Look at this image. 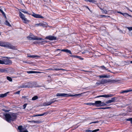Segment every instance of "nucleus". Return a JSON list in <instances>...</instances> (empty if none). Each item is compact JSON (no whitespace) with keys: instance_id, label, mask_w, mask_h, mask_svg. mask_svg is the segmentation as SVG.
I'll use <instances>...</instances> for the list:
<instances>
[{"instance_id":"13d9d810","label":"nucleus","mask_w":132,"mask_h":132,"mask_svg":"<svg viewBox=\"0 0 132 132\" xmlns=\"http://www.w3.org/2000/svg\"><path fill=\"white\" fill-rule=\"evenodd\" d=\"M118 13H120V14H123V13H121V12H118Z\"/></svg>"},{"instance_id":"49530a36","label":"nucleus","mask_w":132,"mask_h":132,"mask_svg":"<svg viewBox=\"0 0 132 132\" xmlns=\"http://www.w3.org/2000/svg\"><path fill=\"white\" fill-rule=\"evenodd\" d=\"M101 16L102 17H109V16H106L105 15H101Z\"/></svg>"},{"instance_id":"f8f14e48","label":"nucleus","mask_w":132,"mask_h":132,"mask_svg":"<svg viewBox=\"0 0 132 132\" xmlns=\"http://www.w3.org/2000/svg\"><path fill=\"white\" fill-rule=\"evenodd\" d=\"M101 103V101H95L94 104V105H95L96 106H100V105Z\"/></svg>"},{"instance_id":"c03bdc74","label":"nucleus","mask_w":132,"mask_h":132,"mask_svg":"<svg viewBox=\"0 0 132 132\" xmlns=\"http://www.w3.org/2000/svg\"><path fill=\"white\" fill-rule=\"evenodd\" d=\"M48 112H45V113H43L42 114V116H44V115H47V114H48Z\"/></svg>"},{"instance_id":"3c124183","label":"nucleus","mask_w":132,"mask_h":132,"mask_svg":"<svg viewBox=\"0 0 132 132\" xmlns=\"http://www.w3.org/2000/svg\"><path fill=\"white\" fill-rule=\"evenodd\" d=\"M111 108V107H105V109H110Z\"/></svg>"},{"instance_id":"f3484780","label":"nucleus","mask_w":132,"mask_h":132,"mask_svg":"<svg viewBox=\"0 0 132 132\" xmlns=\"http://www.w3.org/2000/svg\"><path fill=\"white\" fill-rule=\"evenodd\" d=\"M52 102H51V101H50L48 102H46L44 104V105H50L51 104H52Z\"/></svg>"},{"instance_id":"7ed1b4c3","label":"nucleus","mask_w":132,"mask_h":132,"mask_svg":"<svg viewBox=\"0 0 132 132\" xmlns=\"http://www.w3.org/2000/svg\"><path fill=\"white\" fill-rule=\"evenodd\" d=\"M116 81H117L114 80H107L106 79H102V80L98 81L97 82H96V84L97 85V86H98L102 84H104L108 82H110L111 83H113Z\"/></svg>"},{"instance_id":"4be33fe9","label":"nucleus","mask_w":132,"mask_h":132,"mask_svg":"<svg viewBox=\"0 0 132 132\" xmlns=\"http://www.w3.org/2000/svg\"><path fill=\"white\" fill-rule=\"evenodd\" d=\"M7 70L5 69L0 68V72H7Z\"/></svg>"},{"instance_id":"20e7f679","label":"nucleus","mask_w":132,"mask_h":132,"mask_svg":"<svg viewBox=\"0 0 132 132\" xmlns=\"http://www.w3.org/2000/svg\"><path fill=\"white\" fill-rule=\"evenodd\" d=\"M12 61L8 59H3L0 60V64L5 65L10 64H12Z\"/></svg>"},{"instance_id":"72a5a7b5","label":"nucleus","mask_w":132,"mask_h":132,"mask_svg":"<svg viewBox=\"0 0 132 132\" xmlns=\"http://www.w3.org/2000/svg\"><path fill=\"white\" fill-rule=\"evenodd\" d=\"M41 23H40L38 24H35V26H41Z\"/></svg>"},{"instance_id":"052dcab7","label":"nucleus","mask_w":132,"mask_h":132,"mask_svg":"<svg viewBox=\"0 0 132 132\" xmlns=\"http://www.w3.org/2000/svg\"><path fill=\"white\" fill-rule=\"evenodd\" d=\"M101 67L103 68H105V67L103 66H102Z\"/></svg>"},{"instance_id":"412c9836","label":"nucleus","mask_w":132,"mask_h":132,"mask_svg":"<svg viewBox=\"0 0 132 132\" xmlns=\"http://www.w3.org/2000/svg\"><path fill=\"white\" fill-rule=\"evenodd\" d=\"M132 91V89L131 90H123L121 92H120V93H126L128 92H129L130 91Z\"/></svg>"},{"instance_id":"cd10ccee","label":"nucleus","mask_w":132,"mask_h":132,"mask_svg":"<svg viewBox=\"0 0 132 132\" xmlns=\"http://www.w3.org/2000/svg\"><path fill=\"white\" fill-rule=\"evenodd\" d=\"M7 79L9 80V81L11 82H12V79L9 76L7 77Z\"/></svg>"},{"instance_id":"bb28decb","label":"nucleus","mask_w":132,"mask_h":132,"mask_svg":"<svg viewBox=\"0 0 132 132\" xmlns=\"http://www.w3.org/2000/svg\"><path fill=\"white\" fill-rule=\"evenodd\" d=\"M20 88H27V84H26L25 85H22V86L19 87Z\"/></svg>"},{"instance_id":"c85d7f7f","label":"nucleus","mask_w":132,"mask_h":132,"mask_svg":"<svg viewBox=\"0 0 132 132\" xmlns=\"http://www.w3.org/2000/svg\"><path fill=\"white\" fill-rule=\"evenodd\" d=\"M22 126H20L18 127V129L20 130V132H22Z\"/></svg>"},{"instance_id":"4468645a","label":"nucleus","mask_w":132,"mask_h":132,"mask_svg":"<svg viewBox=\"0 0 132 132\" xmlns=\"http://www.w3.org/2000/svg\"><path fill=\"white\" fill-rule=\"evenodd\" d=\"M61 51L65 52L67 53H68L70 54H72V53L71 51L68 49H63L61 50Z\"/></svg>"},{"instance_id":"6ab92c4d","label":"nucleus","mask_w":132,"mask_h":132,"mask_svg":"<svg viewBox=\"0 0 132 132\" xmlns=\"http://www.w3.org/2000/svg\"><path fill=\"white\" fill-rule=\"evenodd\" d=\"M27 72L28 73H41V72H37L35 71H30Z\"/></svg>"},{"instance_id":"f704fd0d","label":"nucleus","mask_w":132,"mask_h":132,"mask_svg":"<svg viewBox=\"0 0 132 132\" xmlns=\"http://www.w3.org/2000/svg\"><path fill=\"white\" fill-rule=\"evenodd\" d=\"M126 120L127 121H130L131 123H132V118L127 119Z\"/></svg>"},{"instance_id":"9d476101","label":"nucleus","mask_w":132,"mask_h":132,"mask_svg":"<svg viewBox=\"0 0 132 132\" xmlns=\"http://www.w3.org/2000/svg\"><path fill=\"white\" fill-rule=\"evenodd\" d=\"M46 39H49L50 40H56V37L53 36H49L46 37Z\"/></svg>"},{"instance_id":"473e14b6","label":"nucleus","mask_w":132,"mask_h":132,"mask_svg":"<svg viewBox=\"0 0 132 132\" xmlns=\"http://www.w3.org/2000/svg\"><path fill=\"white\" fill-rule=\"evenodd\" d=\"M41 121H35L34 122V123H41Z\"/></svg>"},{"instance_id":"1a4fd4ad","label":"nucleus","mask_w":132,"mask_h":132,"mask_svg":"<svg viewBox=\"0 0 132 132\" xmlns=\"http://www.w3.org/2000/svg\"><path fill=\"white\" fill-rule=\"evenodd\" d=\"M32 15L34 17L37 18H44V17L38 14H36L33 13Z\"/></svg>"},{"instance_id":"603ef678","label":"nucleus","mask_w":132,"mask_h":132,"mask_svg":"<svg viewBox=\"0 0 132 132\" xmlns=\"http://www.w3.org/2000/svg\"><path fill=\"white\" fill-rule=\"evenodd\" d=\"M37 116H43L42 114H37Z\"/></svg>"},{"instance_id":"6e6552de","label":"nucleus","mask_w":132,"mask_h":132,"mask_svg":"<svg viewBox=\"0 0 132 132\" xmlns=\"http://www.w3.org/2000/svg\"><path fill=\"white\" fill-rule=\"evenodd\" d=\"M56 96H62L64 97H67L70 96L68 94L65 93H57Z\"/></svg>"},{"instance_id":"39448f33","label":"nucleus","mask_w":132,"mask_h":132,"mask_svg":"<svg viewBox=\"0 0 132 132\" xmlns=\"http://www.w3.org/2000/svg\"><path fill=\"white\" fill-rule=\"evenodd\" d=\"M19 16L20 18L23 20V22L26 23L29 22L30 21L28 20L25 17L24 15L21 12H20Z\"/></svg>"},{"instance_id":"5701e85b","label":"nucleus","mask_w":132,"mask_h":132,"mask_svg":"<svg viewBox=\"0 0 132 132\" xmlns=\"http://www.w3.org/2000/svg\"><path fill=\"white\" fill-rule=\"evenodd\" d=\"M0 11L1 12V13L4 16L5 18L7 20V18H6V16L5 15V14L3 12V11L1 9H0Z\"/></svg>"},{"instance_id":"f257e3e1","label":"nucleus","mask_w":132,"mask_h":132,"mask_svg":"<svg viewBox=\"0 0 132 132\" xmlns=\"http://www.w3.org/2000/svg\"><path fill=\"white\" fill-rule=\"evenodd\" d=\"M5 116L6 120L9 122H10L11 121L15 120L16 118V114L14 113H6Z\"/></svg>"},{"instance_id":"4d7b16f0","label":"nucleus","mask_w":132,"mask_h":132,"mask_svg":"<svg viewBox=\"0 0 132 132\" xmlns=\"http://www.w3.org/2000/svg\"><path fill=\"white\" fill-rule=\"evenodd\" d=\"M48 42V41H46V40L44 41H42V42H44L45 43H47Z\"/></svg>"},{"instance_id":"a18cd8bd","label":"nucleus","mask_w":132,"mask_h":132,"mask_svg":"<svg viewBox=\"0 0 132 132\" xmlns=\"http://www.w3.org/2000/svg\"><path fill=\"white\" fill-rule=\"evenodd\" d=\"M113 95L112 94H110L109 95H108V97H112L113 96Z\"/></svg>"},{"instance_id":"864d4df0","label":"nucleus","mask_w":132,"mask_h":132,"mask_svg":"<svg viewBox=\"0 0 132 132\" xmlns=\"http://www.w3.org/2000/svg\"><path fill=\"white\" fill-rule=\"evenodd\" d=\"M59 70H63V71H66V70H65V69H59Z\"/></svg>"},{"instance_id":"a211bd4d","label":"nucleus","mask_w":132,"mask_h":132,"mask_svg":"<svg viewBox=\"0 0 132 132\" xmlns=\"http://www.w3.org/2000/svg\"><path fill=\"white\" fill-rule=\"evenodd\" d=\"M99 77L100 78H109V76H108L107 75H102L100 76Z\"/></svg>"},{"instance_id":"b1692460","label":"nucleus","mask_w":132,"mask_h":132,"mask_svg":"<svg viewBox=\"0 0 132 132\" xmlns=\"http://www.w3.org/2000/svg\"><path fill=\"white\" fill-rule=\"evenodd\" d=\"M108 97V95H105L98 96L96 97Z\"/></svg>"},{"instance_id":"423d86ee","label":"nucleus","mask_w":132,"mask_h":132,"mask_svg":"<svg viewBox=\"0 0 132 132\" xmlns=\"http://www.w3.org/2000/svg\"><path fill=\"white\" fill-rule=\"evenodd\" d=\"M26 84L27 87L28 88H31L37 87L36 82H28Z\"/></svg>"},{"instance_id":"e433bc0d","label":"nucleus","mask_w":132,"mask_h":132,"mask_svg":"<svg viewBox=\"0 0 132 132\" xmlns=\"http://www.w3.org/2000/svg\"><path fill=\"white\" fill-rule=\"evenodd\" d=\"M127 28L129 30V31L132 30V27H127Z\"/></svg>"},{"instance_id":"de8ad7c7","label":"nucleus","mask_w":132,"mask_h":132,"mask_svg":"<svg viewBox=\"0 0 132 132\" xmlns=\"http://www.w3.org/2000/svg\"><path fill=\"white\" fill-rule=\"evenodd\" d=\"M98 121H96V122H92L90 123V124H91V123H98Z\"/></svg>"},{"instance_id":"2f4dec72","label":"nucleus","mask_w":132,"mask_h":132,"mask_svg":"<svg viewBox=\"0 0 132 132\" xmlns=\"http://www.w3.org/2000/svg\"><path fill=\"white\" fill-rule=\"evenodd\" d=\"M51 102H52V103H54L55 102L57 101L56 100V98H54L52 100H51Z\"/></svg>"},{"instance_id":"4c0bfd02","label":"nucleus","mask_w":132,"mask_h":132,"mask_svg":"<svg viewBox=\"0 0 132 132\" xmlns=\"http://www.w3.org/2000/svg\"><path fill=\"white\" fill-rule=\"evenodd\" d=\"M48 70H59V69H57V68H55L54 69H49Z\"/></svg>"},{"instance_id":"bf43d9fd","label":"nucleus","mask_w":132,"mask_h":132,"mask_svg":"<svg viewBox=\"0 0 132 132\" xmlns=\"http://www.w3.org/2000/svg\"><path fill=\"white\" fill-rule=\"evenodd\" d=\"M33 117H37V115H35L33 116Z\"/></svg>"},{"instance_id":"ddd939ff","label":"nucleus","mask_w":132,"mask_h":132,"mask_svg":"<svg viewBox=\"0 0 132 132\" xmlns=\"http://www.w3.org/2000/svg\"><path fill=\"white\" fill-rule=\"evenodd\" d=\"M41 26L44 27H49V26H48L47 23L45 22L41 23Z\"/></svg>"},{"instance_id":"ea45409f","label":"nucleus","mask_w":132,"mask_h":132,"mask_svg":"<svg viewBox=\"0 0 132 132\" xmlns=\"http://www.w3.org/2000/svg\"><path fill=\"white\" fill-rule=\"evenodd\" d=\"M99 130V129H96L93 130L92 131V132H96L97 131H98Z\"/></svg>"},{"instance_id":"0e129e2a","label":"nucleus","mask_w":132,"mask_h":132,"mask_svg":"<svg viewBox=\"0 0 132 132\" xmlns=\"http://www.w3.org/2000/svg\"><path fill=\"white\" fill-rule=\"evenodd\" d=\"M127 9L128 10H129V11H131V12H132V11H131V10H129V9L128 7H127Z\"/></svg>"},{"instance_id":"f03ea898","label":"nucleus","mask_w":132,"mask_h":132,"mask_svg":"<svg viewBox=\"0 0 132 132\" xmlns=\"http://www.w3.org/2000/svg\"><path fill=\"white\" fill-rule=\"evenodd\" d=\"M0 46L12 50H16V47L15 46L11 45L8 43H5L4 42L0 41Z\"/></svg>"},{"instance_id":"e2e57ef3","label":"nucleus","mask_w":132,"mask_h":132,"mask_svg":"<svg viewBox=\"0 0 132 132\" xmlns=\"http://www.w3.org/2000/svg\"><path fill=\"white\" fill-rule=\"evenodd\" d=\"M100 9L102 11L103 10V9H102V8L101 7H100Z\"/></svg>"},{"instance_id":"6e6d98bb","label":"nucleus","mask_w":132,"mask_h":132,"mask_svg":"<svg viewBox=\"0 0 132 132\" xmlns=\"http://www.w3.org/2000/svg\"><path fill=\"white\" fill-rule=\"evenodd\" d=\"M22 132H28V131H27V130H25L24 131H22Z\"/></svg>"},{"instance_id":"58836bf2","label":"nucleus","mask_w":132,"mask_h":132,"mask_svg":"<svg viewBox=\"0 0 132 132\" xmlns=\"http://www.w3.org/2000/svg\"><path fill=\"white\" fill-rule=\"evenodd\" d=\"M102 12L103 13H105L106 14L107 13V11L106 10H103L102 11Z\"/></svg>"},{"instance_id":"69168bd1","label":"nucleus","mask_w":132,"mask_h":132,"mask_svg":"<svg viewBox=\"0 0 132 132\" xmlns=\"http://www.w3.org/2000/svg\"><path fill=\"white\" fill-rule=\"evenodd\" d=\"M26 97L25 96H23L22 97V98H26Z\"/></svg>"},{"instance_id":"a878e982","label":"nucleus","mask_w":132,"mask_h":132,"mask_svg":"<svg viewBox=\"0 0 132 132\" xmlns=\"http://www.w3.org/2000/svg\"><path fill=\"white\" fill-rule=\"evenodd\" d=\"M38 98V97L37 96H35L32 97V101L35 100Z\"/></svg>"},{"instance_id":"09e8293b","label":"nucleus","mask_w":132,"mask_h":132,"mask_svg":"<svg viewBox=\"0 0 132 132\" xmlns=\"http://www.w3.org/2000/svg\"><path fill=\"white\" fill-rule=\"evenodd\" d=\"M34 121L33 120L29 121H28V122H34Z\"/></svg>"},{"instance_id":"2eb2a0df","label":"nucleus","mask_w":132,"mask_h":132,"mask_svg":"<svg viewBox=\"0 0 132 132\" xmlns=\"http://www.w3.org/2000/svg\"><path fill=\"white\" fill-rule=\"evenodd\" d=\"M9 93V92H8L4 94H0V97L3 98L6 96Z\"/></svg>"},{"instance_id":"c9c22d12","label":"nucleus","mask_w":132,"mask_h":132,"mask_svg":"<svg viewBox=\"0 0 132 132\" xmlns=\"http://www.w3.org/2000/svg\"><path fill=\"white\" fill-rule=\"evenodd\" d=\"M76 57H77L79 59H80L81 60H83L84 59L83 58L81 57L80 56H76Z\"/></svg>"},{"instance_id":"c756f323","label":"nucleus","mask_w":132,"mask_h":132,"mask_svg":"<svg viewBox=\"0 0 132 132\" xmlns=\"http://www.w3.org/2000/svg\"><path fill=\"white\" fill-rule=\"evenodd\" d=\"M85 104L86 105H89L90 106L92 105H94V103H85Z\"/></svg>"},{"instance_id":"680f3d73","label":"nucleus","mask_w":132,"mask_h":132,"mask_svg":"<svg viewBox=\"0 0 132 132\" xmlns=\"http://www.w3.org/2000/svg\"><path fill=\"white\" fill-rule=\"evenodd\" d=\"M84 71H85V72H91V71H87L84 70Z\"/></svg>"},{"instance_id":"0eeeda50","label":"nucleus","mask_w":132,"mask_h":132,"mask_svg":"<svg viewBox=\"0 0 132 132\" xmlns=\"http://www.w3.org/2000/svg\"><path fill=\"white\" fill-rule=\"evenodd\" d=\"M27 38L29 40H42V39L41 38H37V37L33 35H31L30 37H27Z\"/></svg>"},{"instance_id":"8fccbe9b","label":"nucleus","mask_w":132,"mask_h":132,"mask_svg":"<svg viewBox=\"0 0 132 132\" xmlns=\"http://www.w3.org/2000/svg\"><path fill=\"white\" fill-rule=\"evenodd\" d=\"M86 131L88 132H92V131L90 130H87Z\"/></svg>"},{"instance_id":"aec40b11","label":"nucleus","mask_w":132,"mask_h":132,"mask_svg":"<svg viewBox=\"0 0 132 132\" xmlns=\"http://www.w3.org/2000/svg\"><path fill=\"white\" fill-rule=\"evenodd\" d=\"M40 57L39 56H38L37 55H28L27 57H32V58H34V57Z\"/></svg>"},{"instance_id":"7c9ffc66","label":"nucleus","mask_w":132,"mask_h":132,"mask_svg":"<svg viewBox=\"0 0 132 132\" xmlns=\"http://www.w3.org/2000/svg\"><path fill=\"white\" fill-rule=\"evenodd\" d=\"M106 105V103H104V102H101V103L100 105V106H105Z\"/></svg>"},{"instance_id":"37998d69","label":"nucleus","mask_w":132,"mask_h":132,"mask_svg":"<svg viewBox=\"0 0 132 132\" xmlns=\"http://www.w3.org/2000/svg\"><path fill=\"white\" fill-rule=\"evenodd\" d=\"M20 92V91H18L14 93L15 94H19Z\"/></svg>"},{"instance_id":"79ce46f5","label":"nucleus","mask_w":132,"mask_h":132,"mask_svg":"<svg viewBox=\"0 0 132 132\" xmlns=\"http://www.w3.org/2000/svg\"><path fill=\"white\" fill-rule=\"evenodd\" d=\"M96 109H105V108H97Z\"/></svg>"},{"instance_id":"a19ab883","label":"nucleus","mask_w":132,"mask_h":132,"mask_svg":"<svg viewBox=\"0 0 132 132\" xmlns=\"http://www.w3.org/2000/svg\"><path fill=\"white\" fill-rule=\"evenodd\" d=\"M27 104H24L23 105V109H25L27 106Z\"/></svg>"},{"instance_id":"5fc2aeb1","label":"nucleus","mask_w":132,"mask_h":132,"mask_svg":"<svg viewBox=\"0 0 132 132\" xmlns=\"http://www.w3.org/2000/svg\"><path fill=\"white\" fill-rule=\"evenodd\" d=\"M70 56L71 57H76V56L75 55H70Z\"/></svg>"},{"instance_id":"9b49d317","label":"nucleus","mask_w":132,"mask_h":132,"mask_svg":"<svg viewBox=\"0 0 132 132\" xmlns=\"http://www.w3.org/2000/svg\"><path fill=\"white\" fill-rule=\"evenodd\" d=\"M117 98L116 97H113L112 98L111 100H109L106 102V104H109L112 102H114L117 99Z\"/></svg>"},{"instance_id":"dca6fc26","label":"nucleus","mask_w":132,"mask_h":132,"mask_svg":"<svg viewBox=\"0 0 132 132\" xmlns=\"http://www.w3.org/2000/svg\"><path fill=\"white\" fill-rule=\"evenodd\" d=\"M5 24L6 25L9 26V27H11V25L10 24L9 22L6 19V21L5 22Z\"/></svg>"},{"instance_id":"338daca9","label":"nucleus","mask_w":132,"mask_h":132,"mask_svg":"<svg viewBox=\"0 0 132 132\" xmlns=\"http://www.w3.org/2000/svg\"><path fill=\"white\" fill-rule=\"evenodd\" d=\"M56 50L57 51H59V50H61H61H60V49H57Z\"/></svg>"},{"instance_id":"393cba45","label":"nucleus","mask_w":132,"mask_h":132,"mask_svg":"<svg viewBox=\"0 0 132 132\" xmlns=\"http://www.w3.org/2000/svg\"><path fill=\"white\" fill-rule=\"evenodd\" d=\"M20 10L23 13H25L28 14L29 15L30 14L29 13H28L27 11H25L24 10H23V9H21Z\"/></svg>"},{"instance_id":"774afa93","label":"nucleus","mask_w":132,"mask_h":132,"mask_svg":"<svg viewBox=\"0 0 132 132\" xmlns=\"http://www.w3.org/2000/svg\"><path fill=\"white\" fill-rule=\"evenodd\" d=\"M85 53V52H82V54H84Z\"/></svg>"}]
</instances>
